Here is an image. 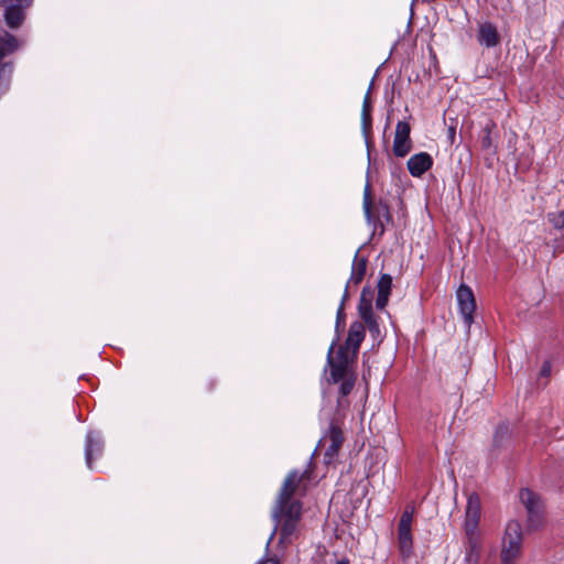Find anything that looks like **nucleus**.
<instances>
[{"label": "nucleus", "instance_id": "obj_1", "mask_svg": "<svg viewBox=\"0 0 564 564\" xmlns=\"http://www.w3.org/2000/svg\"><path fill=\"white\" fill-rule=\"evenodd\" d=\"M301 476L297 471H291L280 490V495L272 510V517L275 522L274 531L272 532L269 541L279 531V543L288 545L297 536V525L301 519L302 506L299 500L293 499V494L301 481ZM270 542H268L269 544Z\"/></svg>", "mask_w": 564, "mask_h": 564}, {"label": "nucleus", "instance_id": "obj_2", "mask_svg": "<svg viewBox=\"0 0 564 564\" xmlns=\"http://www.w3.org/2000/svg\"><path fill=\"white\" fill-rule=\"evenodd\" d=\"M362 209L368 225L373 227V235L378 232L379 236H382L387 226L393 224L389 205L382 200L378 204L373 203L369 183L364 188Z\"/></svg>", "mask_w": 564, "mask_h": 564}, {"label": "nucleus", "instance_id": "obj_3", "mask_svg": "<svg viewBox=\"0 0 564 564\" xmlns=\"http://www.w3.org/2000/svg\"><path fill=\"white\" fill-rule=\"evenodd\" d=\"M345 441L341 426L336 420H332L328 429L319 438L311 458L315 456H324L325 458H333L339 454V449Z\"/></svg>", "mask_w": 564, "mask_h": 564}, {"label": "nucleus", "instance_id": "obj_4", "mask_svg": "<svg viewBox=\"0 0 564 564\" xmlns=\"http://www.w3.org/2000/svg\"><path fill=\"white\" fill-rule=\"evenodd\" d=\"M519 499L527 510V529L531 531L539 530L544 524V505L540 496L523 488L519 492Z\"/></svg>", "mask_w": 564, "mask_h": 564}, {"label": "nucleus", "instance_id": "obj_5", "mask_svg": "<svg viewBox=\"0 0 564 564\" xmlns=\"http://www.w3.org/2000/svg\"><path fill=\"white\" fill-rule=\"evenodd\" d=\"M33 2L34 0H0L6 25L11 30H19L24 24Z\"/></svg>", "mask_w": 564, "mask_h": 564}, {"label": "nucleus", "instance_id": "obj_6", "mask_svg": "<svg viewBox=\"0 0 564 564\" xmlns=\"http://www.w3.org/2000/svg\"><path fill=\"white\" fill-rule=\"evenodd\" d=\"M522 543V528L518 521L508 522L502 540V564H513L520 553Z\"/></svg>", "mask_w": 564, "mask_h": 564}, {"label": "nucleus", "instance_id": "obj_7", "mask_svg": "<svg viewBox=\"0 0 564 564\" xmlns=\"http://www.w3.org/2000/svg\"><path fill=\"white\" fill-rule=\"evenodd\" d=\"M336 345V340H334L327 352V365L330 368V380L334 383H337L348 377L349 365L354 361L355 358L349 356L348 352L345 351L344 348H338L336 356L334 357V348Z\"/></svg>", "mask_w": 564, "mask_h": 564}, {"label": "nucleus", "instance_id": "obj_8", "mask_svg": "<svg viewBox=\"0 0 564 564\" xmlns=\"http://www.w3.org/2000/svg\"><path fill=\"white\" fill-rule=\"evenodd\" d=\"M413 513V508L408 507L401 514L398 525V543L403 557H409L413 550V539L411 532Z\"/></svg>", "mask_w": 564, "mask_h": 564}, {"label": "nucleus", "instance_id": "obj_9", "mask_svg": "<svg viewBox=\"0 0 564 564\" xmlns=\"http://www.w3.org/2000/svg\"><path fill=\"white\" fill-rule=\"evenodd\" d=\"M456 299L465 324L470 326L476 310V301L471 289L466 284H460L456 291Z\"/></svg>", "mask_w": 564, "mask_h": 564}, {"label": "nucleus", "instance_id": "obj_10", "mask_svg": "<svg viewBox=\"0 0 564 564\" xmlns=\"http://www.w3.org/2000/svg\"><path fill=\"white\" fill-rule=\"evenodd\" d=\"M411 127L406 121H399L395 126L392 151L398 158L406 156L412 149L410 138Z\"/></svg>", "mask_w": 564, "mask_h": 564}, {"label": "nucleus", "instance_id": "obj_11", "mask_svg": "<svg viewBox=\"0 0 564 564\" xmlns=\"http://www.w3.org/2000/svg\"><path fill=\"white\" fill-rule=\"evenodd\" d=\"M365 339V326L361 322H354L349 326L348 335L345 344L339 348H344L346 352H351L352 358H356L359 347Z\"/></svg>", "mask_w": 564, "mask_h": 564}, {"label": "nucleus", "instance_id": "obj_12", "mask_svg": "<svg viewBox=\"0 0 564 564\" xmlns=\"http://www.w3.org/2000/svg\"><path fill=\"white\" fill-rule=\"evenodd\" d=\"M498 138L497 124L492 120H488L481 128L479 134L481 150L491 155L496 154L498 150Z\"/></svg>", "mask_w": 564, "mask_h": 564}, {"label": "nucleus", "instance_id": "obj_13", "mask_svg": "<svg viewBox=\"0 0 564 564\" xmlns=\"http://www.w3.org/2000/svg\"><path fill=\"white\" fill-rule=\"evenodd\" d=\"M480 518V499L477 494L468 497L466 507L465 530L467 534H475Z\"/></svg>", "mask_w": 564, "mask_h": 564}, {"label": "nucleus", "instance_id": "obj_14", "mask_svg": "<svg viewBox=\"0 0 564 564\" xmlns=\"http://www.w3.org/2000/svg\"><path fill=\"white\" fill-rule=\"evenodd\" d=\"M477 41L487 48L495 47L500 43V34L497 26L491 22H482L478 26Z\"/></svg>", "mask_w": 564, "mask_h": 564}, {"label": "nucleus", "instance_id": "obj_15", "mask_svg": "<svg viewBox=\"0 0 564 564\" xmlns=\"http://www.w3.org/2000/svg\"><path fill=\"white\" fill-rule=\"evenodd\" d=\"M433 165V159L427 152L412 155L406 163L410 174L414 177L422 176Z\"/></svg>", "mask_w": 564, "mask_h": 564}, {"label": "nucleus", "instance_id": "obj_16", "mask_svg": "<svg viewBox=\"0 0 564 564\" xmlns=\"http://www.w3.org/2000/svg\"><path fill=\"white\" fill-rule=\"evenodd\" d=\"M368 260L365 257H359V251L356 252L352 265L351 273L346 283L345 290L348 291L349 285H358L366 275Z\"/></svg>", "mask_w": 564, "mask_h": 564}, {"label": "nucleus", "instance_id": "obj_17", "mask_svg": "<svg viewBox=\"0 0 564 564\" xmlns=\"http://www.w3.org/2000/svg\"><path fill=\"white\" fill-rule=\"evenodd\" d=\"M377 288H378V295H377V300H376V306L379 310H383L388 304L389 295L391 292L392 276L388 273L381 274L379 276Z\"/></svg>", "mask_w": 564, "mask_h": 564}, {"label": "nucleus", "instance_id": "obj_18", "mask_svg": "<svg viewBox=\"0 0 564 564\" xmlns=\"http://www.w3.org/2000/svg\"><path fill=\"white\" fill-rule=\"evenodd\" d=\"M104 453V440L97 432H88L85 444V458H95Z\"/></svg>", "mask_w": 564, "mask_h": 564}, {"label": "nucleus", "instance_id": "obj_19", "mask_svg": "<svg viewBox=\"0 0 564 564\" xmlns=\"http://www.w3.org/2000/svg\"><path fill=\"white\" fill-rule=\"evenodd\" d=\"M19 47L18 39L0 28V63L4 57L14 53Z\"/></svg>", "mask_w": 564, "mask_h": 564}, {"label": "nucleus", "instance_id": "obj_20", "mask_svg": "<svg viewBox=\"0 0 564 564\" xmlns=\"http://www.w3.org/2000/svg\"><path fill=\"white\" fill-rule=\"evenodd\" d=\"M361 123L364 133L368 134V132L371 130V101L369 91L366 94L362 102Z\"/></svg>", "mask_w": 564, "mask_h": 564}, {"label": "nucleus", "instance_id": "obj_21", "mask_svg": "<svg viewBox=\"0 0 564 564\" xmlns=\"http://www.w3.org/2000/svg\"><path fill=\"white\" fill-rule=\"evenodd\" d=\"M468 535V550L466 552L465 561L467 564H477L479 558V543L474 534Z\"/></svg>", "mask_w": 564, "mask_h": 564}, {"label": "nucleus", "instance_id": "obj_22", "mask_svg": "<svg viewBox=\"0 0 564 564\" xmlns=\"http://www.w3.org/2000/svg\"><path fill=\"white\" fill-rule=\"evenodd\" d=\"M510 429L507 423H501L497 426L494 435V446L501 447L510 440Z\"/></svg>", "mask_w": 564, "mask_h": 564}, {"label": "nucleus", "instance_id": "obj_23", "mask_svg": "<svg viewBox=\"0 0 564 564\" xmlns=\"http://www.w3.org/2000/svg\"><path fill=\"white\" fill-rule=\"evenodd\" d=\"M358 313L364 321H370L373 317L372 303L366 301H359Z\"/></svg>", "mask_w": 564, "mask_h": 564}, {"label": "nucleus", "instance_id": "obj_24", "mask_svg": "<svg viewBox=\"0 0 564 564\" xmlns=\"http://www.w3.org/2000/svg\"><path fill=\"white\" fill-rule=\"evenodd\" d=\"M549 221L555 229L564 228V209L557 213H550L547 215Z\"/></svg>", "mask_w": 564, "mask_h": 564}, {"label": "nucleus", "instance_id": "obj_25", "mask_svg": "<svg viewBox=\"0 0 564 564\" xmlns=\"http://www.w3.org/2000/svg\"><path fill=\"white\" fill-rule=\"evenodd\" d=\"M348 297H349L348 291L345 290L343 297H341L340 305H339V307L337 310V314H336V329H338L339 325L345 322L346 315L344 312V310H345L344 305H345V302L348 300Z\"/></svg>", "mask_w": 564, "mask_h": 564}, {"label": "nucleus", "instance_id": "obj_26", "mask_svg": "<svg viewBox=\"0 0 564 564\" xmlns=\"http://www.w3.org/2000/svg\"><path fill=\"white\" fill-rule=\"evenodd\" d=\"M354 386H355V378L352 376L346 377L345 379L341 380V383L339 386V393L343 397L348 395L351 392Z\"/></svg>", "mask_w": 564, "mask_h": 564}, {"label": "nucleus", "instance_id": "obj_27", "mask_svg": "<svg viewBox=\"0 0 564 564\" xmlns=\"http://www.w3.org/2000/svg\"><path fill=\"white\" fill-rule=\"evenodd\" d=\"M373 291L369 286H365L360 294L359 301H366L367 303H372Z\"/></svg>", "mask_w": 564, "mask_h": 564}, {"label": "nucleus", "instance_id": "obj_28", "mask_svg": "<svg viewBox=\"0 0 564 564\" xmlns=\"http://www.w3.org/2000/svg\"><path fill=\"white\" fill-rule=\"evenodd\" d=\"M364 322H365V324L368 326V328H369V330H370L371 333H377V332H379V324H378V322H377V319H376V317H375V316H373V317H371V318H370V321H364Z\"/></svg>", "mask_w": 564, "mask_h": 564}, {"label": "nucleus", "instance_id": "obj_29", "mask_svg": "<svg viewBox=\"0 0 564 564\" xmlns=\"http://www.w3.org/2000/svg\"><path fill=\"white\" fill-rule=\"evenodd\" d=\"M551 373V364L550 361H544L541 369H540V377H545L547 378Z\"/></svg>", "mask_w": 564, "mask_h": 564}, {"label": "nucleus", "instance_id": "obj_30", "mask_svg": "<svg viewBox=\"0 0 564 564\" xmlns=\"http://www.w3.org/2000/svg\"><path fill=\"white\" fill-rule=\"evenodd\" d=\"M258 564H279V562L275 558H265L261 560Z\"/></svg>", "mask_w": 564, "mask_h": 564}, {"label": "nucleus", "instance_id": "obj_31", "mask_svg": "<svg viewBox=\"0 0 564 564\" xmlns=\"http://www.w3.org/2000/svg\"><path fill=\"white\" fill-rule=\"evenodd\" d=\"M7 70V65L0 63V80L2 79L3 74Z\"/></svg>", "mask_w": 564, "mask_h": 564}, {"label": "nucleus", "instance_id": "obj_32", "mask_svg": "<svg viewBox=\"0 0 564 564\" xmlns=\"http://www.w3.org/2000/svg\"><path fill=\"white\" fill-rule=\"evenodd\" d=\"M449 138L452 139V141L454 140V137H455V128H449Z\"/></svg>", "mask_w": 564, "mask_h": 564}, {"label": "nucleus", "instance_id": "obj_33", "mask_svg": "<svg viewBox=\"0 0 564 564\" xmlns=\"http://www.w3.org/2000/svg\"><path fill=\"white\" fill-rule=\"evenodd\" d=\"M93 462H94V460H91V459L86 460V465H87V468H88V469H93V468H94V467H93Z\"/></svg>", "mask_w": 564, "mask_h": 564}, {"label": "nucleus", "instance_id": "obj_34", "mask_svg": "<svg viewBox=\"0 0 564 564\" xmlns=\"http://www.w3.org/2000/svg\"><path fill=\"white\" fill-rule=\"evenodd\" d=\"M336 564H349V562L347 560H340Z\"/></svg>", "mask_w": 564, "mask_h": 564}]
</instances>
